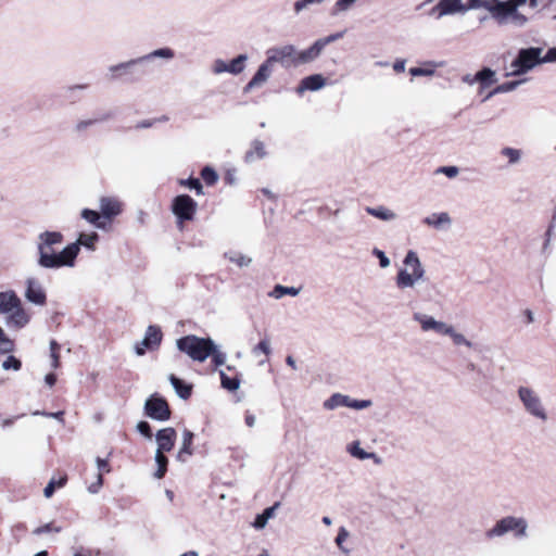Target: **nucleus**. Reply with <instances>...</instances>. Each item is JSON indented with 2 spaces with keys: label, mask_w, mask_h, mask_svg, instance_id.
I'll return each instance as SVG.
<instances>
[{
  "label": "nucleus",
  "mask_w": 556,
  "mask_h": 556,
  "mask_svg": "<svg viewBox=\"0 0 556 556\" xmlns=\"http://www.w3.org/2000/svg\"><path fill=\"white\" fill-rule=\"evenodd\" d=\"M340 35H331L323 39H318L313 46L303 51H296L292 45L279 48H273L267 51L268 62L281 63L285 66H299L315 60L321 50L331 41L339 38Z\"/></svg>",
  "instance_id": "f257e3e1"
},
{
  "label": "nucleus",
  "mask_w": 556,
  "mask_h": 556,
  "mask_svg": "<svg viewBox=\"0 0 556 556\" xmlns=\"http://www.w3.org/2000/svg\"><path fill=\"white\" fill-rule=\"evenodd\" d=\"M100 211L84 208L81 217L94 227L110 230L115 218L124 212V203L116 197H101L99 200Z\"/></svg>",
  "instance_id": "f03ea898"
},
{
  "label": "nucleus",
  "mask_w": 556,
  "mask_h": 556,
  "mask_svg": "<svg viewBox=\"0 0 556 556\" xmlns=\"http://www.w3.org/2000/svg\"><path fill=\"white\" fill-rule=\"evenodd\" d=\"M80 251V245H64L62 250L54 249V245H39L38 263L45 268L72 267Z\"/></svg>",
  "instance_id": "7ed1b4c3"
},
{
  "label": "nucleus",
  "mask_w": 556,
  "mask_h": 556,
  "mask_svg": "<svg viewBox=\"0 0 556 556\" xmlns=\"http://www.w3.org/2000/svg\"><path fill=\"white\" fill-rule=\"evenodd\" d=\"M176 346L192 361L203 363L214 351V341L211 338H201L194 334H189L177 339Z\"/></svg>",
  "instance_id": "20e7f679"
},
{
  "label": "nucleus",
  "mask_w": 556,
  "mask_h": 556,
  "mask_svg": "<svg viewBox=\"0 0 556 556\" xmlns=\"http://www.w3.org/2000/svg\"><path fill=\"white\" fill-rule=\"evenodd\" d=\"M517 393L527 414L542 422L547 421L548 414L546 407L535 390L521 386L518 388Z\"/></svg>",
  "instance_id": "39448f33"
},
{
  "label": "nucleus",
  "mask_w": 556,
  "mask_h": 556,
  "mask_svg": "<svg viewBox=\"0 0 556 556\" xmlns=\"http://www.w3.org/2000/svg\"><path fill=\"white\" fill-rule=\"evenodd\" d=\"M542 48L521 49L517 58L511 62V75H521L542 63Z\"/></svg>",
  "instance_id": "423d86ee"
},
{
  "label": "nucleus",
  "mask_w": 556,
  "mask_h": 556,
  "mask_svg": "<svg viewBox=\"0 0 556 556\" xmlns=\"http://www.w3.org/2000/svg\"><path fill=\"white\" fill-rule=\"evenodd\" d=\"M170 208L177 218L178 225L184 226L194 219L198 204L190 195L179 194L173 199Z\"/></svg>",
  "instance_id": "0eeeda50"
},
{
  "label": "nucleus",
  "mask_w": 556,
  "mask_h": 556,
  "mask_svg": "<svg viewBox=\"0 0 556 556\" xmlns=\"http://www.w3.org/2000/svg\"><path fill=\"white\" fill-rule=\"evenodd\" d=\"M528 523L525 518L513 516L498 520L493 528L486 532L488 538L502 536L510 531H516V536L523 538L527 535Z\"/></svg>",
  "instance_id": "6e6552de"
},
{
  "label": "nucleus",
  "mask_w": 556,
  "mask_h": 556,
  "mask_svg": "<svg viewBox=\"0 0 556 556\" xmlns=\"http://www.w3.org/2000/svg\"><path fill=\"white\" fill-rule=\"evenodd\" d=\"M412 318L419 325L420 330L425 333L434 332L439 336L445 337L451 325L443 320L435 319L432 315L422 312H414Z\"/></svg>",
  "instance_id": "1a4fd4ad"
},
{
  "label": "nucleus",
  "mask_w": 556,
  "mask_h": 556,
  "mask_svg": "<svg viewBox=\"0 0 556 556\" xmlns=\"http://www.w3.org/2000/svg\"><path fill=\"white\" fill-rule=\"evenodd\" d=\"M426 280V270L419 258H416V267L413 273H408L406 268L400 269L396 276V286L399 289L414 288Z\"/></svg>",
  "instance_id": "9d476101"
},
{
  "label": "nucleus",
  "mask_w": 556,
  "mask_h": 556,
  "mask_svg": "<svg viewBox=\"0 0 556 556\" xmlns=\"http://www.w3.org/2000/svg\"><path fill=\"white\" fill-rule=\"evenodd\" d=\"M144 414L151 419L166 421L170 417V409L163 397L153 394L144 403Z\"/></svg>",
  "instance_id": "9b49d317"
},
{
  "label": "nucleus",
  "mask_w": 556,
  "mask_h": 556,
  "mask_svg": "<svg viewBox=\"0 0 556 556\" xmlns=\"http://www.w3.org/2000/svg\"><path fill=\"white\" fill-rule=\"evenodd\" d=\"M163 334L161 328L155 325L148 326L144 337L141 341L135 344V353L142 356L147 350H156L162 341Z\"/></svg>",
  "instance_id": "f8f14e48"
},
{
  "label": "nucleus",
  "mask_w": 556,
  "mask_h": 556,
  "mask_svg": "<svg viewBox=\"0 0 556 556\" xmlns=\"http://www.w3.org/2000/svg\"><path fill=\"white\" fill-rule=\"evenodd\" d=\"M30 320V315L22 306V302L16 307L12 308L9 314L5 315V325L11 329H22Z\"/></svg>",
  "instance_id": "ddd939ff"
},
{
  "label": "nucleus",
  "mask_w": 556,
  "mask_h": 556,
  "mask_svg": "<svg viewBox=\"0 0 556 556\" xmlns=\"http://www.w3.org/2000/svg\"><path fill=\"white\" fill-rule=\"evenodd\" d=\"M111 73L113 77L118 78L122 76H130L129 80H137L143 74L144 71L139 66L138 61H130L127 63H122L111 67Z\"/></svg>",
  "instance_id": "4468645a"
},
{
  "label": "nucleus",
  "mask_w": 556,
  "mask_h": 556,
  "mask_svg": "<svg viewBox=\"0 0 556 556\" xmlns=\"http://www.w3.org/2000/svg\"><path fill=\"white\" fill-rule=\"evenodd\" d=\"M25 298L28 302L40 306L45 305L47 300L41 283L34 278H28L26 281Z\"/></svg>",
  "instance_id": "2eb2a0df"
},
{
  "label": "nucleus",
  "mask_w": 556,
  "mask_h": 556,
  "mask_svg": "<svg viewBox=\"0 0 556 556\" xmlns=\"http://www.w3.org/2000/svg\"><path fill=\"white\" fill-rule=\"evenodd\" d=\"M465 11H467V5L463 4L462 0H440L431 10V14H437V17H442L444 15Z\"/></svg>",
  "instance_id": "dca6fc26"
},
{
  "label": "nucleus",
  "mask_w": 556,
  "mask_h": 556,
  "mask_svg": "<svg viewBox=\"0 0 556 556\" xmlns=\"http://www.w3.org/2000/svg\"><path fill=\"white\" fill-rule=\"evenodd\" d=\"M176 435V431L172 427L159 430L155 435V440L157 443L156 451H160V453L172 451V448L175 445Z\"/></svg>",
  "instance_id": "f3484780"
},
{
  "label": "nucleus",
  "mask_w": 556,
  "mask_h": 556,
  "mask_svg": "<svg viewBox=\"0 0 556 556\" xmlns=\"http://www.w3.org/2000/svg\"><path fill=\"white\" fill-rule=\"evenodd\" d=\"M224 256L240 268L249 266L252 261L250 255L237 248H230L224 253Z\"/></svg>",
  "instance_id": "a211bd4d"
},
{
  "label": "nucleus",
  "mask_w": 556,
  "mask_h": 556,
  "mask_svg": "<svg viewBox=\"0 0 556 556\" xmlns=\"http://www.w3.org/2000/svg\"><path fill=\"white\" fill-rule=\"evenodd\" d=\"M21 299L12 290L0 292V314H9L12 308L20 304Z\"/></svg>",
  "instance_id": "6ab92c4d"
},
{
  "label": "nucleus",
  "mask_w": 556,
  "mask_h": 556,
  "mask_svg": "<svg viewBox=\"0 0 556 556\" xmlns=\"http://www.w3.org/2000/svg\"><path fill=\"white\" fill-rule=\"evenodd\" d=\"M266 155L265 144L261 140H254L251 143V148L244 154V161L247 163L255 162Z\"/></svg>",
  "instance_id": "aec40b11"
},
{
  "label": "nucleus",
  "mask_w": 556,
  "mask_h": 556,
  "mask_svg": "<svg viewBox=\"0 0 556 556\" xmlns=\"http://www.w3.org/2000/svg\"><path fill=\"white\" fill-rule=\"evenodd\" d=\"M350 396L342 393H333L327 399L323 406L327 410H333L338 407H350Z\"/></svg>",
  "instance_id": "412c9836"
},
{
  "label": "nucleus",
  "mask_w": 556,
  "mask_h": 556,
  "mask_svg": "<svg viewBox=\"0 0 556 556\" xmlns=\"http://www.w3.org/2000/svg\"><path fill=\"white\" fill-rule=\"evenodd\" d=\"M193 440V433L190 430L182 432V444L177 454V460L185 463L188 456H191L193 451L191 448Z\"/></svg>",
  "instance_id": "4be33fe9"
},
{
  "label": "nucleus",
  "mask_w": 556,
  "mask_h": 556,
  "mask_svg": "<svg viewBox=\"0 0 556 556\" xmlns=\"http://www.w3.org/2000/svg\"><path fill=\"white\" fill-rule=\"evenodd\" d=\"M271 62H268V59L258 67L257 72L254 74L252 79L247 85V89H251L253 87L260 86L264 81L267 80L270 74L269 65Z\"/></svg>",
  "instance_id": "5701e85b"
},
{
  "label": "nucleus",
  "mask_w": 556,
  "mask_h": 556,
  "mask_svg": "<svg viewBox=\"0 0 556 556\" xmlns=\"http://www.w3.org/2000/svg\"><path fill=\"white\" fill-rule=\"evenodd\" d=\"M485 9H488L492 13L493 17H495V18L506 17L515 12L509 0L506 2L495 1L494 3L490 4V7H486Z\"/></svg>",
  "instance_id": "b1692460"
},
{
  "label": "nucleus",
  "mask_w": 556,
  "mask_h": 556,
  "mask_svg": "<svg viewBox=\"0 0 556 556\" xmlns=\"http://www.w3.org/2000/svg\"><path fill=\"white\" fill-rule=\"evenodd\" d=\"M168 380L173 388L175 389V392L177 395L182 399L187 400L191 395L192 387L190 384L185 383L182 380L177 378L175 375H169Z\"/></svg>",
  "instance_id": "393cba45"
},
{
  "label": "nucleus",
  "mask_w": 556,
  "mask_h": 556,
  "mask_svg": "<svg viewBox=\"0 0 556 556\" xmlns=\"http://www.w3.org/2000/svg\"><path fill=\"white\" fill-rule=\"evenodd\" d=\"M325 85V79L321 75H311L302 79L299 90H318Z\"/></svg>",
  "instance_id": "a878e982"
},
{
  "label": "nucleus",
  "mask_w": 556,
  "mask_h": 556,
  "mask_svg": "<svg viewBox=\"0 0 556 556\" xmlns=\"http://www.w3.org/2000/svg\"><path fill=\"white\" fill-rule=\"evenodd\" d=\"M299 293H300V288L285 287L281 285H276L274 287V289L268 293V295L270 298L279 300L285 295L296 296Z\"/></svg>",
  "instance_id": "bb28decb"
},
{
  "label": "nucleus",
  "mask_w": 556,
  "mask_h": 556,
  "mask_svg": "<svg viewBox=\"0 0 556 556\" xmlns=\"http://www.w3.org/2000/svg\"><path fill=\"white\" fill-rule=\"evenodd\" d=\"M366 212L370 214L371 216L381 219V220H391L395 217V214L393 211L386 206H378V207H366Z\"/></svg>",
  "instance_id": "cd10ccee"
},
{
  "label": "nucleus",
  "mask_w": 556,
  "mask_h": 556,
  "mask_svg": "<svg viewBox=\"0 0 556 556\" xmlns=\"http://www.w3.org/2000/svg\"><path fill=\"white\" fill-rule=\"evenodd\" d=\"M445 337H450L455 345L472 348V342L469 341L463 333L458 332L453 325H450Z\"/></svg>",
  "instance_id": "c85d7f7f"
},
{
  "label": "nucleus",
  "mask_w": 556,
  "mask_h": 556,
  "mask_svg": "<svg viewBox=\"0 0 556 556\" xmlns=\"http://www.w3.org/2000/svg\"><path fill=\"white\" fill-rule=\"evenodd\" d=\"M348 452L355 458L365 460L375 457L374 453H369L364 451L361 447V443L358 441H354L348 446Z\"/></svg>",
  "instance_id": "c756f323"
},
{
  "label": "nucleus",
  "mask_w": 556,
  "mask_h": 556,
  "mask_svg": "<svg viewBox=\"0 0 556 556\" xmlns=\"http://www.w3.org/2000/svg\"><path fill=\"white\" fill-rule=\"evenodd\" d=\"M495 73L491 68H483L476 74V79L480 83L482 88L490 87L493 83Z\"/></svg>",
  "instance_id": "7c9ffc66"
},
{
  "label": "nucleus",
  "mask_w": 556,
  "mask_h": 556,
  "mask_svg": "<svg viewBox=\"0 0 556 556\" xmlns=\"http://www.w3.org/2000/svg\"><path fill=\"white\" fill-rule=\"evenodd\" d=\"M14 349V341L10 339L4 330L0 327V356L12 353Z\"/></svg>",
  "instance_id": "2f4dec72"
},
{
  "label": "nucleus",
  "mask_w": 556,
  "mask_h": 556,
  "mask_svg": "<svg viewBox=\"0 0 556 556\" xmlns=\"http://www.w3.org/2000/svg\"><path fill=\"white\" fill-rule=\"evenodd\" d=\"M155 463L157 465V469L154 472V477L156 479H161L166 473L168 459L164 455V453H160V451H156L155 452Z\"/></svg>",
  "instance_id": "473e14b6"
},
{
  "label": "nucleus",
  "mask_w": 556,
  "mask_h": 556,
  "mask_svg": "<svg viewBox=\"0 0 556 556\" xmlns=\"http://www.w3.org/2000/svg\"><path fill=\"white\" fill-rule=\"evenodd\" d=\"M220 375V383L224 389L229 391H237L240 387V379L237 377L230 378L228 377L224 370L219 371Z\"/></svg>",
  "instance_id": "72a5a7b5"
},
{
  "label": "nucleus",
  "mask_w": 556,
  "mask_h": 556,
  "mask_svg": "<svg viewBox=\"0 0 556 556\" xmlns=\"http://www.w3.org/2000/svg\"><path fill=\"white\" fill-rule=\"evenodd\" d=\"M201 179L206 186H214L218 180V175L211 166H205L200 172Z\"/></svg>",
  "instance_id": "f704fd0d"
},
{
  "label": "nucleus",
  "mask_w": 556,
  "mask_h": 556,
  "mask_svg": "<svg viewBox=\"0 0 556 556\" xmlns=\"http://www.w3.org/2000/svg\"><path fill=\"white\" fill-rule=\"evenodd\" d=\"M178 184L182 187L194 190L197 195L204 194L203 186L199 178L189 177L188 179H179Z\"/></svg>",
  "instance_id": "c9c22d12"
},
{
  "label": "nucleus",
  "mask_w": 556,
  "mask_h": 556,
  "mask_svg": "<svg viewBox=\"0 0 556 556\" xmlns=\"http://www.w3.org/2000/svg\"><path fill=\"white\" fill-rule=\"evenodd\" d=\"M7 358L2 362L1 368L3 370H14L18 371L22 368V362L13 356L11 353L7 354Z\"/></svg>",
  "instance_id": "e433bc0d"
},
{
  "label": "nucleus",
  "mask_w": 556,
  "mask_h": 556,
  "mask_svg": "<svg viewBox=\"0 0 556 556\" xmlns=\"http://www.w3.org/2000/svg\"><path fill=\"white\" fill-rule=\"evenodd\" d=\"M425 222L434 227H439L443 224H448L450 216L447 213H439V214L433 213L430 216H428Z\"/></svg>",
  "instance_id": "4c0bfd02"
},
{
  "label": "nucleus",
  "mask_w": 556,
  "mask_h": 556,
  "mask_svg": "<svg viewBox=\"0 0 556 556\" xmlns=\"http://www.w3.org/2000/svg\"><path fill=\"white\" fill-rule=\"evenodd\" d=\"M247 58L245 55H239L236 59L231 60V62L227 65L226 71L232 74H239L244 68V62Z\"/></svg>",
  "instance_id": "58836bf2"
},
{
  "label": "nucleus",
  "mask_w": 556,
  "mask_h": 556,
  "mask_svg": "<svg viewBox=\"0 0 556 556\" xmlns=\"http://www.w3.org/2000/svg\"><path fill=\"white\" fill-rule=\"evenodd\" d=\"M66 482V477H62L60 478L58 481H55L54 479H51L49 481V483L46 485V488L43 489V494L47 498L51 497L52 494L54 493L55 491V488H62Z\"/></svg>",
  "instance_id": "ea45409f"
},
{
  "label": "nucleus",
  "mask_w": 556,
  "mask_h": 556,
  "mask_svg": "<svg viewBox=\"0 0 556 556\" xmlns=\"http://www.w3.org/2000/svg\"><path fill=\"white\" fill-rule=\"evenodd\" d=\"M40 243H61L63 236L58 231H46L40 235Z\"/></svg>",
  "instance_id": "a19ab883"
},
{
  "label": "nucleus",
  "mask_w": 556,
  "mask_h": 556,
  "mask_svg": "<svg viewBox=\"0 0 556 556\" xmlns=\"http://www.w3.org/2000/svg\"><path fill=\"white\" fill-rule=\"evenodd\" d=\"M349 535H350V534H349V531H348L344 527H341V528L339 529V531H338V535H337V538H336V540H334V541H336L337 546H338V547L340 548V551H341L343 554H345V555H348V554L350 553V551L343 546V543L348 540Z\"/></svg>",
  "instance_id": "79ce46f5"
},
{
  "label": "nucleus",
  "mask_w": 556,
  "mask_h": 556,
  "mask_svg": "<svg viewBox=\"0 0 556 556\" xmlns=\"http://www.w3.org/2000/svg\"><path fill=\"white\" fill-rule=\"evenodd\" d=\"M210 356H212V361L215 364V366L224 365L227 359L226 353L222 352L215 343L214 351L211 353Z\"/></svg>",
  "instance_id": "37998d69"
},
{
  "label": "nucleus",
  "mask_w": 556,
  "mask_h": 556,
  "mask_svg": "<svg viewBox=\"0 0 556 556\" xmlns=\"http://www.w3.org/2000/svg\"><path fill=\"white\" fill-rule=\"evenodd\" d=\"M61 530H62L61 527L54 526L53 523H46L43 526L36 528L33 531V533L35 535H40V534L50 533V532L59 533V532H61Z\"/></svg>",
  "instance_id": "c03bdc74"
},
{
  "label": "nucleus",
  "mask_w": 556,
  "mask_h": 556,
  "mask_svg": "<svg viewBox=\"0 0 556 556\" xmlns=\"http://www.w3.org/2000/svg\"><path fill=\"white\" fill-rule=\"evenodd\" d=\"M98 239H99V236L94 231H92L90 233L81 232V233H79L78 238L76 239V241L74 243H79V244L94 243L96 241H98Z\"/></svg>",
  "instance_id": "a18cd8bd"
},
{
  "label": "nucleus",
  "mask_w": 556,
  "mask_h": 556,
  "mask_svg": "<svg viewBox=\"0 0 556 556\" xmlns=\"http://www.w3.org/2000/svg\"><path fill=\"white\" fill-rule=\"evenodd\" d=\"M372 405V402L370 400H355L350 399V407L356 410H362L370 407Z\"/></svg>",
  "instance_id": "49530a36"
},
{
  "label": "nucleus",
  "mask_w": 556,
  "mask_h": 556,
  "mask_svg": "<svg viewBox=\"0 0 556 556\" xmlns=\"http://www.w3.org/2000/svg\"><path fill=\"white\" fill-rule=\"evenodd\" d=\"M502 154L508 157L510 164L517 163L520 159V151L508 147L502 150Z\"/></svg>",
  "instance_id": "de8ad7c7"
},
{
  "label": "nucleus",
  "mask_w": 556,
  "mask_h": 556,
  "mask_svg": "<svg viewBox=\"0 0 556 556\" xmlns=\"http://www.w3.org/2000/svg\"><path fill=\"white\" fill-rule=\"evenodd\" d=\"M416 258H419L415 252L409 251L404 258V267L408 273H413V268L416 267Z\"/></svg>",
  "instance_id": "09e8293b"
},
{
  "label": "nucleus",
  "mask_w": 556,
  "mask_h": 556,
  "mask_svg": "<svg viewBox=\"0 0 556 556\" xmlns=\"http://www.w3.org/2000/svg\"><path fill=\"white\" fill-rule=\"evenodd\" d=\"M271 352L270 344L268 340H261L253 349V353H264L265 355H269Z\"/></svg>",
  "instance_id": "8fccbe9b"
},
{
  "label": "nucleus",
  "mask_w": 556,
  "mask_h": 556,
  "mask_svg": "<svg viewBox=\"0 0 556 556\" xmlns=\"http://www.w3.org/2000/svg\"><path fill=\"white\" fill-rule=\"evenodd\" d=\"M137 430L146 438H152L151 427L147 421H139L137 424Z\"/></svg>",
  "instance_id": "3c124183"
},
{
  "label": "nucleus",
  "mask_w": 556,
  "mask_h": 556,
  "mask_svg": "<svg viewBox=\"0 0 556 556\" xmlns=\"http://www.w3.org/2000/svg\"><path fill=\"white\" fill-rule=\"evenodd\" d=\"M34 416H37V415H41V416H45V417H48V418H55L58 420H60L61 422H63V415H64V412L60 410V412H55V413H46V412H39V410H36L33 413Z\"/></svg>",
  "instance_id": "603ef678"
},
{
  "label": "nucleus",
  "mask_w": 556,
  "mask_h": 556,
  "mask_svg": "<svg viewBox=\"0 0 556 556\" xmlns=\"http://www.w3.org/2000/svg\"><path fill=\"white\" fill-rule=\"evenodd\" d=\"M268 520L264 517L263 513L258 514L255 517V520L252 523V527L256 530H262L266 527Z\"/></svg>",
  "instance_id": "864d4df0"
},
{
  "label": "nucleus",
  "mask_w": 556,
  "mask_h": 556,
  "mask_svg": "<svg viewBox=\"0 0 556 556\" xmlns=\"http://www.w3.org/2000/svg\"><path fill=\"white\" fill-rule=\"evenodd\" d=\"M374 254L379 258V263H380V266L382 268H386L390 265V260L388 258V256L384 254V252L378 250V249H375L374 250Z\"/></svg>",
  "instance_id": "5fc2aeb1"
},
{
  "label": "nucleus",
  "mask_w": 556,
  "mask_h": 556,
  "mask_svg": "<svg viewBox=\"0 0 556 556\" xmlns=\"http://www.w3.org/2000/svg\"><path fill=\"white\" fill-rule=\"evenodd\" d=\"M103 484V478L101 473H98L97 481L89 485L88 491L92 494H96L99 492Z\"/></svg>",
  "instance_id": "6e6d98bb"
},
{
  "label": "nucleus",
  "mask_w": 556,
  "mask_h": 556,
  "mask_svg": "<svg viewBox=\"0 0 556 556\" xmlns=\"http://www.w3.org/2000/svg\"><path fill=\"white\" fill-rule=\"evenodd\" d=\"M556 62V47L547 50L544 56H542V63Z\"/></svg>",
  "instance_id": "4d7b16f0"
},
{
  "label": "nucleus",
  "mask_w": 556,
  "mask_h": 556,
  "mask_svg": "<svg viewBox=\"0 0 556 556\" xmlns=\"http://www.w3.org/2000/svg\"><path fill=\"white\" fill-rule=\"evenodd\" d=\"M280 506V503L279 502H276L273 506L270 507H267L266 509H264L263 511V515L264 517L269 520L270 518H273L276 514V510L278 509V507Z\"/></svg>",
  "instance_id": "13d9d810"
},
{
  "label": "nucleus",
  "mask_w": 556,
  "mask_h": 556,
  "mask_svg": "<svg viewBox=\"0 0 556 556\" xmlns=\"http://www.w3.org/2000/svg\"><path fill=\"white\" fill-rule=\"evenodd\" d=\"M517 83H505L503 85H500L497 86L493 92H491V94L493 93H497V92H506V91H509L511 89H514L516 87Z\"/></svg>",
  "instance_id": "bf43d9fd"
},
{
  "label": "nucleus",
  "mask_w": 556,
  "mask_h": 556,
  "mask_svg": "<svg viewBox=\"0 0 556 556\" xmlns=\"http://www.w3.org/2000/svg\"><path fill=\"white\" fill-rule=\"evenodd\" d=\"M323 0H299L294 3V10L296 12H300L301 10H303L307 4L309 3H319L321 2Z\"/></svg>",
  "instance_id": "052dcab7"
},
{
  "label": "nucleus",
  "mask_w": 556,
  "mask_h": 556,
  "mask_svg": "<svg viewBox=\"0 0 556 556\" xmlns=\"http://www.w3.org/2000/svg\"><path fill=\"white\" fill-rule=\"evenodd\" d=\"M468 1H469V4L467 5V10L469 8L490 7V1H486V0H468Z\"/></svg>",
  "instance_id": "680f3d73"
},
{
  "label": "nucleus",
  "mask_w": 556,
  "mask_h": 556,
  "mask_svg": "<svg viewBox=\"0 0 556 556\" xmlns=\"http://www.w3.org/2000/svg\"><path fill=\"white\" fill-rule=\"evenodd\" d=\"M440 172L444 173L447 177L452 178L458 174V168L455 166L441 167Z\"/></svg>",
  "instance_id": "e2e57ef3"
},
{
  "label": "nucleus",
  "mask_w": 556,
  "mask_h": 556,
  "mask_svg": "<svg viewBox=\"0 0 556 556\" xmlns=\"http://www.w3.org/2000/svg\"><path fill=\"white\" fill-rule=\"evenodd\" d=\"M96 463H97V467L100 471H105V472L110 471V466H109L108 460L98 457Z\"/></svg>",
  "instance_id": "0e129e2a"
},
{
  "label": "nucleus",
  "mask_w": 556,
  "mask_h": 556,
  "mask_svg": "<svg viewBox=\"0 0 556 556\" xmlns=\"http://www.w3.org/2000/svg\"><path fill=\"white\" fill-rule=\"evenodd\" d=\"M153 55H157V56H164V58H172L174 54H173V51L170 49H159L156 50Z\"/></svg>",
  "instance_id": "69168bd1"
},
{
  "label": "nucleus",
  "mask_w": 556,
  "mask_h": 556,
  "mask_svg": "<svg viewBox=\"0 0 556 556\" xmlns=\"http://www.w3.org/2000/svg\"><path fill=\"white\" fill-rule=\"evenodd\" d=\"M51 356V367L56 369L60 366V356L56 351H53V353H50Z\"/></svg>",
  "instance_id": "338daca9"
},
{
  "label": "nucleus",
  "mask_w": 556,
  "mask_h": 556,
  "mask_svg": "<svg viewBox=\"0 0 556 556\" xmlns=\"http://www.w3.org/2000/svg\"><path fill=\"white\" fill-rule=\"evenodd\" d=\"M393 70L396 72V73H402L404 72L405 70V61L403 60H397L394 62L393 64Z\"/></svg>",
  "instance_id": "774afa93"
}]
</instances>
